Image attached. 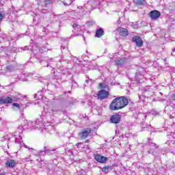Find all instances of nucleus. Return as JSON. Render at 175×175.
Returning a JSON list of instances; mask_svg holds the SVG:
<instances>
[{
	"mask_svg": "<svg viewBox=\"0 0 175 175\" xmlns=\"http://www.w3.org/2000/svg\"><path fill=\"white\" fill-rule=\"evenodd\" d=\"M126 106H128V98L125 96H120L112 100L109 109L113 111L121 110Z\"/></svg>",
	"mask_w": 175,
	"mask_h": 175,
	"instance_id": "obj_1",
	"label": "nucleus"
},
{
	"mask_svg": "<svg viewBox=\"0 0 175 175\" xmlns=\"http://www.w3.org/2000/svg\"><path fill=\"white\" fill-rule=\"evenodd\" d=\"M29 129V131L32 129H38L40 131L43 128V119L42 118H38L36 121H29L27 125L24 126H19L18 129Z\"/></svg>",
	"mask_w": 175,
	"mask_h": 175,
	"instance_id": "obj_2",
	"label": "nucleus"
},
{
	"mask_svg": "<svg viewBox=\"0 0 175 175\" xmlns=\"http://www.w3.org/2000/svg\"><path fill=\"white\" fill-rule=\"evenodd\" d=\"M175 96H173L171 101L167 102V105L165 107V112L170 117H175Z\"/></svg>",
	"mask_w": 175,
	"mask_h": 175,
	"instance_id": "obj_3",
	"label": "nucleus"
},
{
	"mask_svg": "<svg viewBox=\"0 0 175 175\" xmlns=\"http://www.w3.org/2000/svg\"><path fill=\"white\" fill-rule=\"evenodd\" d=\"M92 131V130L90 128L84 129L83 131L79 133L78 136L80 139H87V137H88L90 135V133H91Z\"/></svg>",
	"mask_w": 175,
	"mask_h": 175,
	"instance_id": "obj_4",
	"label": "nucleus"
},
{
	"mask_svg": "<svg viewBox=\"0 0 175 175\" xmlns=\"http://www.w3.org/2000/svg\"><path fill=\"white\" fill-rule=\"evenodd\" d=\"M97 96L100 100H103L104 99L109 98V92L105 90H101L98 91Z\"/></svg>",
	"mask_w": 175,
	"mask_h": 175,
	"instance_id": "obj_5",
	"label": "nucleus"
},
{
	"mask_svg": "<svg viewBox=\"0 0 175 175\" xmlns=\"http://www.w3.org/2000/svg\"><path fill=\"white\" fill-rule=\"evenodd\" d=\"M132 41L136 44L137 47H142L143 46V40L139 36L133 37Z\"/></svg>",
	"mask_w": 175,
	"mask_h": 175,
	"instance_id": "obj_6",
	"label": "nucleus"
},
{
	"mask_svg": "<svg viewBox=\"0 0 175 175\" xmlns=\"http://www.w3.org/2000/svg\"><path fill=\"white\" fill-rule=\"evenodd\" d=\"M110 121L111 124H120L121 121V115L115 114L111 116Z\"/></svg>",
	"mask_w": 175,
	"mask_h": 175,
	"instance_id": "obj_7",
	"label": "nucleus"
},
{
	"mask_svg": "<svg viewBox=\"0 0 175 175\" xmlns=\"http://www.w3.org/2000/svg\"><path fill=\"white\" fill-rule=\"evenodd\" d=\"M43 131V129H44V131H46V132H50V131H54V129H55V128L54 126H53V123L51 122H48L46 123L45 124H43V126L42 129H40V130Z\"/></svg>",
	"mask_w": 175,
	"mask_h": 175,
	"instance_id": "obj_8",
	"label": "nucleus"
},
{
	"mask_svg": "<svg viewBox=\"0 0 175 175\" xmlns=\"http://www.w3.org/2000/svg\"><path fill=\"white\" fill-rule=\"evenodd\" d=\"M150 17L152 20H158L161 17V12L158 10H152L150 12Z\"/></svg>",
	"mask_w": 175,
	"mask_h": 175,
	"instance_id": "obj_9",
	"label": "nucleus"
},
{
	"mask_svg": "<svg viewBox=\"0 0 175 175\" xmlns=\"http://www.w3.org/2000/svg\"><path fill=\"white\" fill-rule=\"evenodd\" d=\"M72 28L74 29L73 32L75 36H79V35H81V33H77V32H81V31H83V29H81V26L76 23H74L72 25Z\"/></svg>",
	"mask_w": 175,
	"mask_h": 175,
	"instance_id": "obj_10",
	"label": "nucleus"
},
{
	"mask_svg": "<svg viewBox=\"0 0 175 175\" xmlns=\"http://www.w3.org/2000/svg\"><path fill=\"white\" fill-rule=\"evenodd\" d=\"M12 102H13V99H12V97L10 96L0 98V105H8L12 103Z\"/></svg>",
	"mask_w": 175,
	"mask_h": 175,
	"instance_id": "obj_11",
	"label": "nucleus"
},
{
	"mask_svg": "<svg viewBox=\"0 0 175 175\" xmlns=\"http://www.w3.org/2000/svg\"><path fill=\"white\" fill-rule=\"evenodd\" d=\"M16 165H17V162L13 159H8L5 162V166L7 167H10L11 169L16 167Z\"/></svg>",
	"mask_w": 175,
	"mask_h": 175,
	"instance_id": "obj_12",
	"label": "nucleus"
},
{
	"mask_svg": "<svg viewBox=\"0 0 175 175\" xmlns=\"http://www.w3.org/2000/svg\"><path fill=\"white\" fill-rule=\"evenodd\" d=\"M95 159L97 161V162H99L100 163H105L106 161H107V158L105 157L104 156H102L100 154H96Z\"/></svg>",
	"mask_w": 175,
	"mask_h": 175,
	"instance_id": "obj_13",
	"label": "nucleus"
},
{
	"mask_svg": "<svg viewBox=\"0 0 175 175\" xmlns=\"http://www.w3.org/2000/svg\"><path fill=\"white\" fill-rule=\"evenodd\" d=\"M31 153L33 155H35L36 157H39V155L43 156L44 155V152L42 150H36L33 148H30Z\"/></svg>",
	"mask_w": 175,
	"mask_h": 175,
	"instance_id": "obj_14",
	"label": "nucleus"
},
{
	"mask_svg": "<svg viewBox=\"0 0 175 175\" xmlns=\"http://www.w3.org/2000/svg\"><path fill=\"white\" fill-rule=\"evenodd\" d=\"M118 31L120 32V34L122 36H127L128 35V29L125 28L120 27L118 29Z\"/></svg>",
	"mask_w": 175,
	"mask_h": 175,
	"instance_id": "obj_15",
	"label": "nucleus"
},
{
	"mask_svg": "<svg viewBox=\"0 0 175 175\" xmlns=\"http://www.w3.org/2000/svg\"><path fill=\"white\" fill-rule=\"evenodd\" d=\"M105 35V31L103 29H98L96 31V38H102Z\"/></svg>",
	"mask_w": 175,
	"mask_h": 175,
	"instance_id": "obj_16",
	"label": "nucleus"
},
{
	"mask_svg": "<svg viewBox=\"0 0 175 175\" xmlns=\"http://www.w3.org/2000/svg\"><path fill=\"white\" fill-rule=\"evenodd\" d=\"M116 66L118 67L122 66L124 64H125V60L124 59L116 60Z\"/></svg>",
	"mask_w": 175,
	"mask_h": 175,
	"instance_id": "obj_17",
	"label": "nucleus"
},
{
	"mask_svg": "<svg viewBox=\"0 0 175 175\" xmlns=\"http://www.w3.org/2000/svg\"><path fill=\"white\" fill-rule=\"evenodd\" d=\"M11 98L12 99V102H18V100L21 99V95L16 94L15 96H11Z\"/></svg>",
	"mask_w": 175,
	"mask_h": 175,
	"instance_id": "obj_18",
	"label": "nucleus"
},
{
	"mask_svg": "<svg viewBox=\"0 0 175 175\" xmlns=\"http://www.w3.org/2000/svg\"><path fill=\"white\" fill-rule=\"evenodd\" d=\"M64 5V6H69L75 0H60Z\"/></svg>",
	"mask_w": 175,
	"mask_h": 175,
	"instance_id": "obj_19",
	"label": "nucleus"
},
{
	"mask_svg": "<svg viewBox=\"0 0 175 175\" xmlns=\"http://www.w3.org/2000/svg\"><path fill=\"white\" fill-rule=\"evenodd\" d=\"M134 2L138 6H142V5H144L146 0H134Z\"/></svg>",
	"mask_w": 175,
	"mask_h": 175,
	"instance_id": "obj_20",
	"label": "nucleus"
},
{
	"mask_svg": "<svg viewBox=\"0 0 175 175\" xmlns=\"http://www.w3.org/2000/svg\"><path fill=\"white\" fill-rule=\"evenodd\" d=\"M16 133H12V135L14 136V137H16V139H15V142L16 143H21V140H23V138H21V137L20 136V135H18V137H17V135H16ZM18 140L20 141L18 142Z\"/></svg>",
	"mask_w": 175,
	"mask_h": 175,
	"instance_id": "obj_21",
	"label": "nucleus"
},
{
	"mask_svg": "<svg viewBox=\"0 0 175 175\" xmlns=\"http://www.w3.org/2000/svg\"><path fill=\"white\" fill-rule=\"evenodd\" d=\"M102 172H103L104 173H109L110 172V167L109 166H105L104 167L102 168Z\"/></svg>",
	"mask_w": 175,
	"mask_h": 175,
	"instance_id": "obj_22",
	"label": "nucleus"
},
{
	"mask_svg": "<svg viewBox=\"0 0 175 175\" xmlns=\"http://www.w3.org/2000/svg\"><path fill=\"white\" fill-rule=\"evenodd\" d=\"M57 110L55 108H49L48 113H52V114H54L55 113H57Z\"/></svg>",
	"mask_w": 175,
	"mask_h": 175,
	"instance_id": "obj_23",
	"label": "nucleus"
},
{
	"mask_svg": "<svg viewBox=\"0 0 175 175\" xmlns=\"http://www.w3.org/2000/svg\"><path fill=\"white\" fill-rule=\"evenodd\" d=\"M78 8H79V9H83V10H84L85 12V9H86V10L88 9V8H87V4H86V5H84L83 7L79 6V7H78Z\"/></svg>",
	"mask_w": 175,
	"mask_h": 175,
	"instance_id": "obj_24",
	"label": "nucleus"
},
{
	"mask_svg": "<svg viewBox=\"0 0 175 175\" xmlns=\"http://www.w3.org/2000/svg\"><path fill=\"white\" fill-rule=\"evenodd\" d=\"M12 106L14 107H17V109H20V104H18V103H14L12 104Z\"/></svg>",
	"mask_w": 175,
	"mask_h": 175,
	"instance_id": "obj_25",
	"label": "nucleus"
},
{
	"mask_svg": "<svg viewBox=\"0 0 175 175\" xmlns=\"http://www.w3.org/2000/svg\"><path fill=\"white\" fill-rule=\"evenodd\" d=\"M44 152V154H47L49 152V148H47V147H44L43 150H41Z\"/></svg>",
	"mask_w": 175,
	"mask_h": 175,
	"instance_id": "obj_26",
	"label": "nucleus"
},
{
	"mask_svg": "<svg viewBox=\"0 0 175 175\" xmlns=\"http://www.w3.org/2000/svg\"><path fill=\"white\" fill-rule=\"evenodd\" d=\"M36 161H37V162H40V163L38 164V166H40V165H42V163H43V161H42V159H37Z\"/></svg>",
	"mask_w": 175,
	"mask_h": 175,
	"instance_id": "obj_27",
	"label": "nucleus"
},
{
	"mask_svg": "<svg viewBox=\"0 0 175 175\" xmlns=\"http://www.w3.org/2000/svg\"><path fill=\"white\" fill-rule=\"evenodd\" d=\"M46 5H49L53 2V0H44Z\"/></svg>",
	"mask_w": 175,
	"mask_h": 175,
	"instance_id": "obj_28",
	"label": "nucleus"
},
{
	"mask_svg": "<svg viewBox=\"0 0 175 175\" xmlns=\"http://www.w3.org/2000/svg\"><path fill=\"white\" fill-rule=\"evenodd\" d=\"M94 23L93 21L88 22V25H94Z\"/></svg>",
	"mask_w": 175,
	"mask_h": 175,
	"instance_id": "obj_29",
	"label": "nucleus"
},
{
	"mask_svg": "<svg viewBox=\"0 0 175 175\" xmlns=\"http://www.w3.org/2000/svg\"><path fill=\"white\" fill-rule=\"evenodd\" d=\"M22 146H23V147H24L25 148H28V149H29V148L28 147V146L25 145V144H24V143L22 144Z\"/></svg>",
	"mask_w": 175,
	"mask_h": 175,
	"instance_id": "obj_30",
	"label": "nucleus"
},
{
	"mask_svg": "<svg viewBox=\"0 0 175 175\" xmlns=\"http://www.w3.org/2000/svg\"><path fill=\"white\" fill-rule=\"evenodd\" d=\"M92 80L91 79H88L85 81V83H91Z\"/></svg>",
	"mask_w": 175,
	"mask_h": 175,
	"instance_id": "obj_31",
	"label": "nucleus"
},
{
	"mask_svg": "<svg viewBox=\"0 0 175 175\" xmlns=\"http://www.w3.org/2000/svg\"><path fill=\"white\" fill-rule=\"evenodd\" d=\"M3 18V16L2 15V13L0 12V21Z\"/></svg>",
	"mask_w": 175,
	"mask_h": 175,
	"instance_id": "obj_32",
	"label": "nucleus"
},
{
	"mask_svg": "<svg viewBox=\"0 0 175 175\" xmlns=\"http://www.w3.org/2000/svg\"><path fill=\"white\" fill-rule=\"evenodd\" d=\"M99 85H100V87L101 88H104L103 83H99Z\"/></svg>",
	"mask_w": 175,
	"mask_h": 175,
	"instance_id": "obj_33",
	"label": "nucleus"
},
{
	"mask_svg": "<svg viewBox=\"0 0 175 175\" xmlns=\"http://www.w3.org/2000/svg\"><path fill=\"white\" fill-rule=\"evenodd\" d=\"M172 53H175V48L172 49Z\"/></svg>",
	"mask_w": 175,
	"mask_h": 175,
	"instance_id": "obj_34",
	"label": "nucleus"
},
{
	"mask_svg": "<svg viewBox=\"0 0 175 175\" xmlns=\"http://www.w3.org/2000/svg\"><path fill=\"white\" fill-rule=\"evenodd\" d=\"M31 163H32V162H33V160L30 159Z\"/></svg>",
	"mask_w": 175,
	"mask_h": 175,
	"instance_id": "obj_35",
	"label": "nucleus"
},
{
	"mask_svg": "<svg viewBox=\"0 0 175 175\" xmlns=\"http://www.w3.org/2000/svg\"><path fill=\"white\" fill-rule=\"evenodd\" d=\"M27 159H31V156H29V157L27 158Z\"/></svg>",
	"mask_w": 175,
	"mask_h": 175,
	"instance_id": "obj_36",
	"label": "nucleus"
},
{
	"mask_svg": "<svg viewBox=\"0 0 175 175\" xmlns=\"http://www.w3.org/2000/svg\"><path fill=\"white\" fill-rule=\"evenodd\" d=\"M0 175H6V174H0Z\"/></svg>",
	"mask_w": 175,
	"mask_h": 175,
	"instance_id": "obj_37",
	"label": "nucleus"
},
{
	"mask_svg": "<svg viewBox=\"0 0 175 175\" xmlns=\"http://www.w3.org/2000/svg\"><path fill=\"white\" fill-rule=\"evenodd\" d=\"M100 2L99 1L98 3V5H100Z\"/></svg>",
	"mask_w": 175,
	"mask_h": 175,
	"instance_id": "obj_38",
	"label": "nucleus"
},
{
	"mask_svg": "<svg viewBox=\"0 0 175 175\" xmlns=\"http://www.w3.org/2000/svg\"><path fill=\"white\" fill-rule=\"evenodd\" d=\"M36 95H37V94H35V95H34V98H36Z\"/></svg>",
	"mask_w": 175,
	"mask_h": 175,
	"instance_id": "obj_39",
	"label": "nucleus"
},
{
	"mask_svg": "<svg viewBox=\"0 0 175 175\" xmlns=\"http://www.w3.org/2000/svg\"><path fill=\"white\" fill-rule=\"evenodd\" d=\"M23 131V130H21V131H19V133H21V132H22Z\"/></svg>",
	"mask_w": 175,
	"mask_h": 175,
	"instance_id": "obj_40",
	"label": "nucleus"
}]
</instances>
